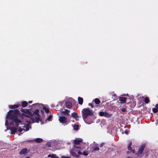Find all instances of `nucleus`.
<instances>
[{
    "mask_svg": "<svg viewBox=\"0 0 158 158\" xmlns=\"http://www.w3.org/2000/svg\"><path fill=\"white\" fill-rule=\"evenodd\" d=\"M145 147V144H143L139 148L137 154L139 156L142 154L143 150H144Z\"/></svg>",
    "mask_w": 158,
    "mask_h": 158,
    "instance_id": "39448f33",
    "label": "nucleus"
},
{
    "mask_svg": "<svg viewBox=\"0 0 158 158\" xmlns=\"http://www.w3.org/2000/svg\"><path fill=\"white\" fill-rule=\"evenodd\" d=\"M70 112V110L67 109H65L64 111L62 112V114L65 116H68Z\"/></svg>",
    "mask_w": 158,
    "mask_h": 158,
    "instance_id": "4468645a",
    "label": "nucleus"
},
{
    "mask_svg": "<svg viewBox=\"0 0 158 158\" xmlns=\"http://www.w3.org/2000/svg\"><path fill=\"white\" fill-rule=\"evenodd\" d=\"M27 105V102L26 101H24L21 102V106L23 107H26Z\"/></svg>",
    "mask_w": 158,
    "mask_h": 158,
    "instance_id": "f3484780",
    "label": "nucleus"
},
{
    "mask_svg": "<svg viewBox=\"0 0 158 158\" xmlns=\"http://www.w3.org/2000/svg\"><path fill=\"white\" fill-rule=\"evenodd\" d=\"M78 101L79 104L81 105L82 104L83 102V99L82 98L78 97Z\"/></svg>",
    "mask_w": 158,
    "mask_h": 158,
    "instance_id": "2eb2a0df",
    "label": "nucleus"
},
{
    "mask_svg": "<svg viewBox=\"0 0 158 158\" xmlns=\"http://www.w3.org/2000/svg\"><path fill=\"white\" fill-rule=\"evenodd\" d=\"M155 108L158 109V103L156 105Z\"/></svg>",
    "mask_w": 158,
    "mask_h": 158,
    "instance_id": "4c0bfd02",
    "label": "nucleus"
},
{
    "mask_svg": "<svg viewBox=\"0 0 158 158\" xmlns=\"http://www.w3.org/2000/svg\"><path fill=\"white\" fill-rule=\"evenodd\" d=\"M131 145H132V143L131 142H130L129 143V145H128V146H131Z\"/></svg>",
    "mask_w": 158,
    "mask_h": 158,
    "instance_id": "c9c22d12",
    "label": "nucleus"
},
{
    "mask_svg": "<svg viewBox=\"0 0 158 158\" xmlns=\"http://www.w3.org/2000/svg\"><path fill=\"white\" fill-rule=\"evenodd\" d=\"M129 152V151H127V152H126V153H127V154H128Z\"/></svg>",
    "mask_w": 158,
    "mask_h": 158,
    "instance_id": "a19ab883",
    "label": "nucleus"
},
{
    "mask_svg": "<svg viewBox=\"0 0 158 158\" xmlns=\"http://www.w3.org/2000/svg\"><path fill=\"white\" fill-rule=\"evenodd\" d=\"M71 114V116L74 118H78V114L76 112H73Z\"/></svg>",
    "mask_w": 158,
    "mask_h": 158,
    "instance_id": "a211bd4d",
    "label": "nucleus"
},
{
    "mask_svg": "<svg viewBox=\"0 0 158 158\" xmlns=\"http://www.w3.org/2000/svg\"><path fill=\"white\" fill-rule=\"evenodd\" d=\"M127 98L125 97H121L119 98V101H120L121 103H124L126 102Z\"/></svg>",
    "mask_w": 158,
    "mask_h": 158,
    "instance_id": "ddd939ff",
    "label": "nucleus"
},
{
    "mask_svg": "<svg viewBox=\"0 0 158 158\" xmlns=\"http://www.w3.org/2000/svg\"><path fill=\"white\" fill-rule=\"evenodd\" d=\"M124 133H125V134L127 135L128 133V130H126L125 131Z\"/></svg>",
    "mask_w": 158,
    "mask_h": 158,
    "instance_id": "2f4dec72",
    "label": "nucleus"
},
{
    "mask_svg": "<svg viewBox=\"0 0 158 158\" xmlns=\"http://www.w3.org/2000/svg\"><path fill=\"white\" fill-rule=\"evenodd\" d=\"M131 151L133 153H135V150L134 149H132V150H131Z\"/></svg>",
    "mask_w": 158,
    "mask_h": 158,
    "instance_id": "f704fd0d",
    "label": "nucleus"
},
{
    "mask_svg": "<svg viewBox=\"0 0 158 158\" xmlns=\"http://www.w3.org/2000/svg\"><path fill=\"white\" fill-rule=\"evenodd\" d=\"M104 144V143H101V144L100 145H99V147H102L103 146V145Z\"/></svg>",
    "mask_w": 158,
    "mask_h": 158,
    "instance_id": "72a5a7b5",
    "label": "nucleus"
},
{
    "mask_svg": "<svg viewBox=\"0 0 158 158\" xmlns=\"http://www.w3.org/2000/svg\"><path fill=\"white\" fill-rule=\"evenodd\" d=\"M66 119L67 118L64 116H60L59 118V120L60 122L62 123H65L67 122Z\"/></svg>",
    "mask_w": 158,
    "mask_h": 158,
    "instance_id": "0eeeda50",
    "label": "nucleus"
},
{
    "mask_svg": "<svg viewBox=\"0 0 158 158\" xmlns=\"http://www.w3.org/2000/svg\"><path fill=\"white\" fill-rule=\"evenodd\" d=\"M35 141L37 143H40L43 141V140L42 139L38 138L35 139Z\"/></svg>",
    "mask_w": 158,
    "mask_h": 158,
    "instance_id": "aec40b11",
    "label": "nucleus"
},
{
    "mask_svg": "<svg viewBox=\"0 0 158 158\" xmlns=\"http://www.w3.org/2000/svg\"><path fill=\"white\" fill-rule=\"evenodd\" d=\"M90 148L92 152H95L99 150L98 144L97 143H94Z\"/></svg>",
    "mask_w": 158,
    "mask_h": 158,
    "instance_id": "20e7f679",
    "label": "nucleus"
},
{
    "mask_svg": "<svg viewBox=\"0 0 158 158\" xmlns=\"http://www.w3.org/2000/svg\"><path fill=\"white\" fill-rule=\"evenodd\" d=\"M82 142L81 139H75L74 140L73 147V150H75V149L81 150V148L80 146L81 143Z\"/></svg>",
    "mask_w": 158,
    "mask_h": 158,
    "instance_id": "7ed1b4c3",
    "label": "nucleus"
},
{
    "mask_svg": "<svg viewBox=\"0 0 158 158\" xmlns=\"http://www.w3.org/2000/svg\"><path fill=\"white\" fill-rule=\"evenodd\" d=\"M52 115H49L48 117L47 118L46 120H48V121H52Z\"/></svg>",
    "mask_w": 158,
    "mask_h": 158,
    "instance_id": "bb28decb",
    "label": "nucleus"
},
{
    "mask_svg": "<svg viewBox=\"0 0 158 158\" xmlns=\"http://www.w3.org/2000/svg\"><path fill=\"white\" fill-rule=\"evenodd\" d=\"M29 123L25 125V126L23 127V130L25 131H27L29 130V127H31V125H30V123L29 122Z\"/></svg>",
    "mask_w": 158,
    "mask_h": 158,
    "instance_id": "9d476101",
    "label": "nucleus"
},
{
    "mask_svg": "<svg viewBox=\"0 0 158 158\" xmlns=\"http://www.w3.org/2000/svg\"><path fill=\"white\" fill-rule=\"evenodd\" d=\"M79 150H78V149H75V150H73L72 148V149L70 150V153L72 156L74 157H78L79 156L77 155V154L75 152H78Z\"/></svg>",
    "mask_w": 158,
    "mask_h": 158,
    "instance_id": "423d86ee",
    "label": "nucleus"
},
{
    "mask_svg": "<svg viewBox=\"0 0 158 158\" xmlns=\"http://www.w3.org/2000/svg\"><path fill=\"white\" fill-rule=\"evenodd\" d=\"M78 153L79 155H83L87 156L88 155V153L87 151H84L82 153L79 150L78 152Z\"/></svg>",
    "mask_w": 158,
    "mask_h": 158,
    "instance_id": "dca6fc26",
    "label": "nucleus"
},
{
    "mask_svg": "<svg viewBox=\"0 0 158 158\" xmlns=\"http://www.w3.org/2000/svg\"><path fill=\"white\" fill-rule=\"evenodd\" d=\"M23 130V128L22 129V128H20L19 129V130H18V131L20 132H21Z\"/></svg>",
    "mask_w": 158,
    "mask_h": 158,
    "instance_id": "7c9ffc66",
    "label": "nucleus"
},
{
    "mask_svg": "<svg viewBox=\"0 0 158 158\" xmlns=\"http://www.w3.org/2000/svg\"><path fill=\"white\" fill-rule=\"evenodd\" d=\"M66 107L68 108H70L72 106V104L71 102L68 101L65 103Z\"/></svg>",
    "mask_w": 158,
    "mask_h": 158,
    "instance_id": "9b49d317",
    "label": "nucleus"
},
{
    "mask_svg": "<svg viewBox=\"0 0 158 158\" xmlns=\"http://www.w3.org/2000/svg\"><path fill=\"white\" fill-rule=\"evenodd\" d=\"M21 106V104H17L16 105H10L9 106V107L11 109H16L17 108Z\"/></svg>",
    "mask_w": 158,
    "mask_h": 158,
    "instance_id": "6e6552de",
    "label": "nucleus"
},
{
    "mask_svg": "<svg viewBox=\"0 0 158 158\" xmlns=\"http://www.w3.org/2000/svg\"><path fill=\"white\" fill-rule=\"evenodd\" d=\"M99 115L101 116H104L105 112L103 111H101L99 113Z\"/></svg>",
    "mask_w": 158,
    "mask_h": 158,
    "instance_id": "cd10ccee",
    "label": "nucleus"
},
{
    "mask_svg": "<svg viewBox=\"0 0 158 158\" xmlns=\"http://www.w3.org/2000/svg\"><path fill=\"white\" fill-rule=\"evenodd\" d=\"M8 121L7 120H6L5 122V125H7Z\"/></svg>",
    "mask_w": 158,
    "mask_h": 158,
    "instance_id": "58836bf2",
    "label": "nucleus"
},
{
    "mask_svg": "<svg viewBox=\"0 0 158 158\" xmlns=\"http://www.w3.org/2000/svg\"><path fill=\"white\" fill-rule=\"evenodd\" d=\"M82 116L84 120L86 119L88 116H92L94 113L89 108H84L82 110Z\"/></svg>",
    "mask_w": 158,
    "mask_h": 158,
    "instance_id": "f03ea898",
    "label": "nucleus"
},
{
    "mask_svg": "<svg viewBox=\"0 0 158 158\" xmlns=\"http://www.w3.org/2000/svg\"><path fill=\"white\" fill-rule=\"evenodd\" d=\"M73 129L76 130H77L79 129V126L78 125L75 124L73 126Z\"/></svg>",
    "mask_w": 158,
    "mask_h": 158,
    "instance_id": "b1692460",
    "label": "nucleus"
},
{
    "mask_svg": "<svg viewBox=\"0 0 158 158\" xmlns=\"http://www.w3.org/2000/svg\"><path fill=\"white\" fill-rule=\"evenodd\" d=\"M43 108L45 110L46 113H48L49 112V110L48 108H46V107H43Z\"/></svg>",
    "mask_w": 158,
    "mask_h": 158,
    "instance_id": "393cba45",
    "label": "nucleus"
},
{
    "mask_svg": "<svg viewBox=\"0 0 158 158\" xmlns=\"http://www.w3.org/2000/svg\"><path fill=\"white\" fill-rule=\"evenodd\" d=\"M18 129V128H15L14 127H11V128L10 129L11 131V134L13 135L15 134L16 131H17Z\"/></svg>",
    "mask_w": 158,
    "mask_h": 158,
    "instance_id": "f8f14e48",
    "label": "nucleus"
},
{
    "mask_svg": "<svg viewBox=\"0 0 158 158\" xmlns=\"http://www.w3.org/2000/svg\"><path fill=\"white\" fill-rule=\"evenodd\" d=\"M94 103L97 104H98L100 102V100L98 98H96L94 99Z\"/></svg>",
    "mask_w": 158,
    "mask_h": 158,
    "instance_id": "4be33fe9",
    "label": "nucleus"
},
{
    "mask_svg": "<svg viewBox=\"0 0 158 158\" xmlns=\"http://www.w3.org/2000/svg\"><path fill=\"white\" fill-rule=\"evenodd\" d=\"M144 102L146 104H148L149 102V99L148 98L146 97L144 98Z\"/></svg>",
    "mask_w": 158,
    "mask_h": 158,
    "instance_id": "5701e85b",
    "label": "nucleus"
},
{
    "mask_svg": "<svg viewBox=\"0 0 158 158\" xmlns=\"http://www.w3.org/2000/svg\"><path fill=\"white\" fill-rule=\"evenodd\" d=\"M152 110L153 112L154 113H156L158 112V109L155 108H153L152 109Z\"/></svg>",
    "mask_w": 158,
    "mask_h": 158,
    "instance_id": "a878e982",
    "label": "nucleus"
},
{
    "mask_svg": "<svg viewBox=\"0 0 158 158\" xmlns=\"http://www.w3.org/2000/svg\"><path fill=\"white\" fill-rule=\"evenodd\" d=\"M126 111V109L125 108H123L121 109V111L123 112H125Z\"/></svg>",
    "mask_w": 158,
    "mask_h": 158,
    "instance_id": "c756f323",
    "label": "nucleus"
},
{
    "mask_svg": "<svg viewBox=\"0 0 158 158\" xmlns=\"http://www.w3.org/2000/svg\"><path fill=\"white\" fill-rule=\"evenodd\" d=\"M127 149L129 150V151H131L132 150V148L131 147V146H128L127 147Z\"/></svg>",
    "mask_w": 158,
    "mask_h": 158,
    "instance_id": "c85d7f7f",
    "label": "nucleus"
},
{
    "mask_svg": "<svg viewBox=\"0 0 158 158\" xmlns=\"http://www.w3.org/2000/svg\"><path fill=\"white\" fill-rule=\"evenodd\" d=\"M76 121H78V118H75Z\"/></svg>",
    "mask_w": 158,
    "mask_h": 158,
    "instance_id": "79ce46f5",
    "label": "nucleus"
},
{
    "mask_svg": "<svg viewBox=\"0 0 158 158\" xmlns=\"http://www.w3.org/2000/svg\"><path fill=\"white\" fill-rule=\"evenodd\" d=\"M48 157L51 158H58V157L56 156V154H49L48 156Z\"/></svg>",
    "mask_w": 158,
    "mask_h": 158,
    "instance_id": "412c9836",
    "label": "nucleus"
},
{
    "mask_svg": "<svg viewBox=\"0 0 158 158\" xmlns=\"http://www.w3.org/2000/svg\"><path fill=\"white\" fill-rule=\"evenodd\" d=\"M112 116V114H110L109 113H108L106 112H105V115L104 116L107 118H109L110 117Z\"/></svg>",
    "mask_w": 158,
    "mask_h": 158,
    "instance_id": "6ab92c4d",
    "label": "nucleus"
},
{
    "mask_svg": "<svg viewBox=\"0 0 158 158\" xmlns=\"http://www.w3.org/2000/svg\"><path fill=\"white\" fill-rule=\"evenodd\" d=\"M21 111L23 112L22 114L18 109L10 110L7 113L6 118L13 121L17 127H18L19 123L22 122L20 118L23 117L30 118L34 123L39 122L40 116L39 114L38 110L36 109L33 113L29 109H22Z\"/></svg>",
    "mask_w": 158,
    "mask_h": 158,
    "instance_id": "f257e3e1",
    "label": "nucleus"
},
{
    "mask_svg": "<svg viewBox=\"0 0 158 158\" xmlns=\"http://www.w3.org/2000/svg\"><path fill=\"white\" fill-rule=\"evenodd\" d=\"M89 105L92 108L94 107V105L92 103H89Z\"/></svg>",
    "mask_w": 158,
    "mask_h": 158,
    "instance_id": "473e14b6",
    "label": "nucleus"
},
{
    "mask_svg": "<svg viewBox=\"0 0 158 158\" xmlns=\"http://www.w3.org/2000/svg\"><path fill=\"white\" fill-rule=\"evenodd\" d=\"M27 148H23L21 150V151L19 152V154L21 155L26 154L28 152H27Z\"/></svg>",
    "mask_w": 158,
    "mask_h": 158,
    "instance_id": "1a4fd4ad",
    "label": "nucleus"
},
{
    "mask_svg": "<svg viewBox=\"0 0 158 158\" xmlns=\"http://www.w3.org/2000/svg\"><path fill=\"white\" fill-rule=\"evenodd\" d=\"M35 105V104H33V105Z\"/></svg>",
    "mask_w": 158,
    "mask_h": 158,
    "instance_id": "37998d69",
    "label": "nucleus"
},
{
    "mask_svg": "<svg viewBox=\"0 0 158 158\" xmlns=\"http://www.w3.org/2000/svg\"><path fill=\"white\" fill-rule=\"evenodd\" d=\"M63 158H71V157H69V156H62Z\"/></svg>",
    "mask_w": 158,
    "mask_h": 158,
    "instance_id": "e433bc0d",
    "label": "nucleus"
},
{
    "mask_svg": "<svg viewBox=\"0 0 158 158\" xmlns=\"http://www.w3.org/2000/svg\"><path fill=\"white\" fill-rule=\"evenodd\" d=\"M32 102V101H29L28 102L29 103H31Z\"/></svg>",
    "mask_w": 158,
    "mask_h": 158,
    "instance_id": "ea45409f",
    "label": "nucleus"
}]
</instances>
